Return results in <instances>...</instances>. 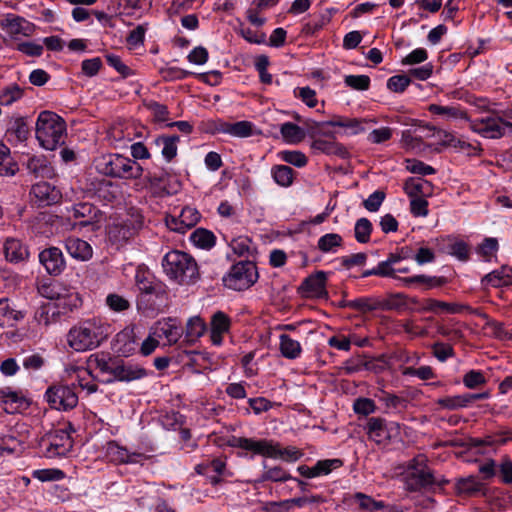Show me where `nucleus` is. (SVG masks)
Masks as SVG:
<instances>
[{"mask_svg":"<svg viewBox=\"0 0 512 512\" xmlns=\"http://www.w3.org/2000/svg\"><path fill=\"white\" fill-rule=\"evenodd\" d=\"M109 329L110 326L100 320H85L69 330L68 345L77 352L93 350L107 339Z\"/></svg>","mask_w":512,"mask_h":512,"instance_id":"f257e3e1","label":"nucleus"},{"mask_svg":"<svg viewBox=\"0 0 512 512\" xmlns=\"http://www.w3.org/2000/svg\"><path fill=\"white\" fill-rule=\"evenodd\" d=\"M66 123L56 113L42 111L36 121V138L46 150H55L66 139Z\"/></svg>","mask_w":512,"mask_h":512,"instance_id":"f03ea898","label":"nucleus"},{"mask_svg":"<svg viewBox=\"0 0 512 512\" xmlns=\"http://www.w3.org/2000/svg\"><path fill=\"white\" fill-rule=\"evenodd\" d=\"M162 266L166 275L179 284L194 283L199 277L196 261L185 252H168L163 258Z\"/></svg>","mask_w":512,"mask_h":512,"instance_id":"7ed1b4c3","label":"nucleus"},{"mask_svg":"<svg viewBox=\"0 0 512 512\" xmlns=\"http://www.w3.org/2000/svg\"><path fill=\"white\" fill-rule=\"evenodd\" d=\"M97 168L106 176L126 180L138 179L144 171L142 166L135 160L120 154L102 156L98 161Z\"/></svg>","mask_w":512,"mask_h":512,"instance_id":"20e7f679","label":"nucleus"},{"mask_svg":"<svg viewBox=\"0 0 512 512\" xmlns=\"http://www.w3.org/2000/svg\"><path fill=\"white\" fill-rule=\"evenodd\" d=\"M446 480L438 481L433 471L428 467L424 457H416L408 462L405 472V488L410 492L428 490L435 484L442 485Z\"/></svg>","mask_w":512,"mask_h":512,"instance_id":"39448f33","label":"nucleus"},{"mask_svg":"<svg viewBox=\"0 0 512 512\" xmlns=\"http://www.w3.org/2000/svg\"><path fill=\"white\" fill-rule=\"evenodd\" d=\"M258 279L257 267L252 261H240L234 264L223 277L224 285L236 291L251 287Z\"/></svg>","mask_w":512,"mask_h":512,"instance_id":"423d86ee","label":"nucleus"},{"mask_svg":"<svg viewBox=\"0 0 512 512\" xmlns=\"http://www.w3.org/2000/svg\"><path fill=\"white\" fill-rule=\"evenodd\" d=\"M47 458L66 456L73 447V440L66 429H56L47 433L39 442Z\"/></svg>","mask_w":512,"mask_h":512,"instance_id":"0eeeda50","label":"nucleus"},{"mask_svg":"<svg viewBox=\"0 0 512 512\" xmlns=\"http://www.w3.org/2000/svg\"><path fill=\"white\" fill-rule=\"evenodd\" d=\"M142 227V216L131 215L121 222L112 224L108 228V239L119 248L131 240Z\"/></svg>","mask_w":512,"mask_h":512,"instance_id":"6e6552de","label":"nucleus"},{"mask_svg":"<svg viewBox=\"0 0 512 512\" xmlns=\"http://www.w3.org/2000/svg\"><path fill=\"white\" fill-rule=\"evenodd\" d=\"M365 429L369 440L378 445H386L400 434V425L397 422H387L380 417L369 418Z\"/></svg>","mask_w":512,"mask_h":512,"instance_id":"1a4fd4ad","label":"nucleus"},{"mask_svg":"<svg viewBox=\"0 0 512 512\" xmlns=\"http://www.w3.org/2000/svg\"><path fill=\"white\" fill-rule=\"evenodd\" d=\"M45 398L52 409L71 410L78 404V396L73 387L68 385H52L46 393Z\"/></svg>","mask_w":512,"mask_h":512,"instance_id":"9d476101","label":"nucleus"},{"mask_svg":"<svg viewBox=\"0 0 512 512\" xmlns=\"http://www.w3.org/2000/svg\"><path fill=\"white\" fill-rule=\"evenodd\" d=\"M505 127L512 128V123L501 117L486 116L470 121L472 131L492 139L501 138L505 134Z\"/></svg>","mask_w":512,"mask_h":512,"instance_id":"9b49d317","label":"nucleus"},{"mask_svg":"<svg viewBox=\"0 0 512 512\" xmlns=\"http://www.w3.org/2000/svg\"><path fill=\"white\" fill-rule=\"evenodd\" d=\"M136 285L141 292L138 301L140 306L144 301H148V297L155 296L158 299L163 298L165 294L164 286L161 282L156 281L154 276L146 269L138 268L135 275Z\"/></svg>","mask_w":512,"mask_h":512,"instance_id":"f8f14e48","label":"nucleus"},{"mask_svg":"<svg viewBox=\"0 0 512 512\" xmlns=\"http://www.w3.org/2000/svg\"><path fill=\"white\" fill-rule=\"evenodd\" d=\"M201 215L196 208L184 207L179 216L166 217L167 227L178 233H185L188 229L194 227L200 220Z\"/></svg>","mask_w":512,"mask_h":512,"instance_id":"ddd939ff","label":"nucleus"},{"mask_svg":"<svg viewBox=\"0 0 512 512\" xmlns=\"http://www.w3.org/2000/svg\"><path fill=\"white\" fill-rule=\"evenodd\" d=\"M72 213L75 219H79L78 224L81 227H91V230L97 228V224L102 217L100 209L88 202H80L73 205Z\"/></svg>","mask_w":512,"mask_h":512,"instance_id":"4468645a","label":"nucleus"},{"mask_svg":"<svg viewBox=\"0 0 512 512\" xmlns=\"http://www.w3.org/2000/svg\"><path fill=\"white\" fill-rule=\"evenodd\" d=\"M39 261L46 271L53 276L60 275L66 266L63 253L57 247H49L41 251Z\"/></svg>","mask_w":512,"mask_h":512,"instance_id":"2eb2a0df","label":"nucleus"},{"mask_svg":"<svg viewBox=\"0 0 512 512\" xmlns=\"http://www.w3.org/2000/svg\"><path fill=\"white\" fill-rule=\"evenodd\" d=\"M326 280L327 274L323 271H317L304 279L299 290L306 297L322 298L327 295Z\"/></svg>","mask_w":512,"mask_h":512,"instance_id":"dca6fc26","label":"nucleus"},{"mask_svg":"<svg viewBox=\"0 0 512 512\" xmlns=\"http://www.w3.org/2000/svg\"><path fill=\"white\" fill-rule=\"evenodd\" d=\"M30 193L36 199L39 206H49L61 199L60 191L48 182L34 184Z\"/></svg>","mask_w":512,"mask_h":512,"instance_id":"f3484780","label":"nucleus"},{"mask_svg":"<svg viewBox=\"0 0 512 512\" xmlns=\"http://www.w3.org/2000/svg\"><path fill=\"white\" fill-rule=\"evenodd\" d=\"M69 255L79 261H87L93 255L92 247L88 242L77 237H69L65 241Z\"/></svg>","mask_w":512,"mask_h":512,"instance_id":"a211bd4d","label":"nucleus"},{"mask_svg":"<svg viewBox=\"0 0 512 512\" xmlns=\"http://www.w3.org/2000/svg\"><path fill=\"white\" fill-rule=\"evenodd\" d=\"M214 132H222L235 137L245 138L253 133V124L243 120L235 123L219 122L216 124Z\"/></svg>","mask_w":512,"mask_h":512,"instance_id":"6ab92c4d","label":"nucleus"},{"mask_svg":"<svg viewBox=\"0 0 512 512\" xmlns=\"http://www.w3.org/2000/svg\"><path fill=\"white\" fill-rule=\"evenodd\" d=\"M25 165L28 172L36 178H52L54 175L53 167L44 156H31Z\"/></svg>","mask_w":512,"mask_h":512,"instance_id":"aec40b11","label":"nucleus"},{"mask_svg":"<svg viewBox=\"0 0 512 512\" xmlns=\"http://www.w3.org/2000/svg\"><path fill=\"white\" fill-rule=\"evenodd\" d=\"M183 334L184 331L182 327L177 324V321L174 318H168L164 321L158 322V337H165L170 345L176 344Z\"/></svg>","mask_w":512,"mask_h":512,"instance_id":"412c9836","label":"nucleus"},{"mask_svg":"<svg viewBox=\"0 0 512 512\" xmlns=\"http://www.w3.org/2000/svg\"><path fill=\"white\" fill-rule=\"evenodd\" d=\"M146 375L144 368L133 364H124L123 362H117L116 367L113 369V377L118 381L130 382L138 380Z\"/></svg>","mask_w":512,"mask_h":512,"instance_id":"4be33fe9","label":"nucleus"},{"mask_svg":"<svg viewBox=\"0 0 512 512\" xmlns=\"http://www.w3.org/2000/svg\"><path fill=\"white\" fill-rule=\"evenodd\" d=\"M0 400L6 413L13 414L26 402V399L10 387L0 389Z\"/></svg>","mask_w":512,"mask_h":512,"instance_id":"5701e85b","label":"nucleus"},{"mask_svg":"<svg viewBox=\"0 0 512 512\" xmlns=\"http://www.w3.org/2000/svg\"><path fill=\"white\" fill-rule=\"evenodd\" d=\"M4 252L6 259L14 263L25 261L29 257L28 248L16 239L6 240Z\"/></svg>","mask_w":512,"mask_h":512,"instance_id":"b1692460","label":"nucleus"},{"mask_svg":"<svg viewBox=\"0 0 512 512\" xmlns=\"http://www.w3.org/2000/svg\"><path fill=\"white\" fill-rule=\"evenodd\" d=\"M455 489L459 495L475 496L484 489V484L477 477L470 475L457 479Z\"/></svg>","mask_w":512,"mask_h":512,"instance_id":"393cba45","label":"nucleus"},{"mask_svg":"<svg viewBox=\"0 0 512 512\" xmlns=\"http://www.w3.org/2000/svg\"><path fill=\"white\" fill-rule=\"evenodd\" d=\"M180 138L178 135L159 136L154 140L155 145L160 148L161 155L167 162H170L177 155V144Z\"/></svg>","mask_w":512,"mask_h":512,"instance_id":"a878e982","label":"nucleus"},{"mask_svg":"<svg viewBox=\"0 0 512 512\" xmlns=\"http://www.w3.org/2000/svg\"><path fill=\"white\" fill-rule=\"evenodd\" d=\"M482 283H487L496 288L511 285L512 276L510 267L504 265L500 269L486 274L482 279Z\"/></svg>","mask_w":512,"mask_h":512,"instance_id":"bb28decb","label":"nucleus"},{"mask_svg":"<svg viewBox=\"0 0 512 512\" xmlns=\"http://www.w3.org/2000/svg\"><path fill=\"white\" fill-rule=\"evenodd\" d=\"M311 148L316 152L325 153L327 155H337L341 158H345L348 154L344 146L334 141H328L323 139H315Z\"/></svg>","mask_w":512,"mask_h":512,"instance_id":"cd10ccee","label":"nucleus"},{"mask_svg":"<svg viewBox=\"0 0 512 512\" xmlns=\"http://www.w3.org/2000/svg\"><path fill=\"white\" fill-rule=\"evenodd\" d=\"M206 329V323L199 316L189 318L185 329V340L188 343L196 342L201 336L204 335Z\"/></svg>","mask_w":512,"mask_h":512,"instance_id":"c85d7f7f","label":"nucleus"},{"mask_svg":"<svg viewBox=\"0 0 512 512\" xmlns=\"http://www.w3.org/2000/svg\"><path fill=\"white\" fill-rule=\"evenodd\" d=\"M431 188V183L422 178H410L404 186L405 192L412 198L429 195Z\"/></svg>","mask_w":512,"mask_h":512,"instance_id":"c756f323","label":"nucleus"},{"mask_svg":"<svg viewBox=\"0 0 512 512\" xmlns=\"http://www.w3.org/2000/svg\"><path fill=\"white\" fill-rule=\"evenodd\" d=\"M280 133L283 139L291 144H297L306 137L305 127L301 128L292 122H285L280 126Z\"/></svg>","mask_w":512,"mask_h":512,"instance_id":"7c9ffc66","label":"nucleus"},{"mask_svg":"<svg viewBox=\"0 0 512 512\" xmlns=\"http://www.w3.org/2000/svg\"><path fill=\"white\" fill-rule=\"evenodd\" d=\"M303 124L306 130V134H308L311 138L316 136L335 138V133L327 129V127H331L330 120L317 122L312 119H307L303 122Z\"/></svg>","mask_w":512,"mask_h":512,"instance_id":"2f4dec72","label":"nucleus"},{"mask_svg":"<svg viewBox=\"0 0 512 512\" xmlns=\"http://www.w3.org/2000/svg\"><path fill=\"white\" fill-rule=\"evenodd\" d=\"M245 450L252 451L255 454H259L266 457H277L276 446H274L271 441L265 439L254 440L248 438V443L246 445Z\"/></svg>","mask_w":512,"mask_h":512,"instance_id":"473e14b6","label":"nucleus"},{"mask_svg":"<svg viewBox=\"0 0 512 512\" xmlns=\"http://www.w3.org/2000/svg\"><path fill=\"white\" fill-rule=\"evenodd\" d=\"M7 32L10 36L16 37L17 35L30 36L33 32L34 26L22 17H15L7 20Z\"/></svg>","mask_w":512,"mask_h":512,"instance_id":"72a5a7b5","label":"nucleus"},{"mask_svg":"<svg viewBox=\"0 0 512 512\" xmlns=\"http://www.w3.org/2000/svg\"><path fill=\"white\" fill-rule=\"evenodd\" d=\"M21 311L13 309L7 298L0 299V326L12 325L13 322L23 319Z\"/></svg>","mask_w":512,"mask_h":512,"instance_id":"f704fd0d","label":"nucleus"},{"mask_svg":"<svg viewBox=\"0 0 512 512\" xmlns=\"http://www.w3.org/2000/svg\"><path fill=\"white\" fill-rule=\"evenodd\" d=\"M190 240L201 249H210L215 245L216 237L213 232L204 228H198L191 234Z\"/></svg>","mask_w":512,"mask_h":512,"instance_id":"c9c22d12","label":"nucleus"},{"mask_svg":"<svg viewBox=\"0 0 512 512\" xmlns=\"http://www.w3.org/2000/svg\"><path fill=\"white\" fill-rule=\"evenodd\" d=\"M362 120H359L357 118H348V117H342V116H334L330 120V126L331 127H341L348 131H350L351 134H357L359 132L364 131Z\"/></svg>","mask_w":512,"mask_h":512,"instance_id":"e433bc0d","label":"nucleus"},{"mask_svg":"<svg viewBox=\"0 0 512 512\" xmlns=\"http://www.w3.org/2000/svg\"><path fill=\"white\" fill-rule=\"evenodd\" d=\"M346 305L360 313H368L378 310L381 306V301L374 297H361L350 300Z\"/></svg>","mask_w":512,"mask_h":512,"instance_id":"4c0bfd02","label":"nucleus"},{"mask_svg":"<svg viewBox=\"0 0 512 512\" xmlns=\"http://www.w3.org/2000/svg\"><path fill=\"white\" fill-rule=\"evenodd\" d=\"M271 173L274 181L282 187H289L293 183L294 170L289 166L275 165Z\"/></svg>","mask_w":512,"mask_h":512,"instance_id":"58836bf2","label":"nucleus"},{"mask_svg":"<svg viewBox=\"0 0 512 512\" xmlns=\"http://www.w3.org/2000/svg\"><path fill=\"white\" fill-rule=\"evenodd\" d=\"M301 345L286 334L280 335V351L288 359H295L301 353Z\"/></svg>","mask_w":512,"mask_h":512,"instance_id":"ea45409f","label":"nucleus"},{"mask_svg":"<svg viewBox=\"0 0 512 512\" xmlns=\"http://www.w3.org/2000/svg\"><path fill=\"white\" fill-rule=\"evenodd\" d=\"M343 238L337 233H328L321 236L318 240V249L323 253L335 252L336 248L341 247Z\"/></svg>","mask_w":512,"mask_h":512,"instance_id":"a19ab883","label":"nucleus"},{"mask_svg":"<svg viewBox=\"0 0 512 512\" xmlns=\"http://www.w3.org/2000/svg\"><path fill=\"white\" fill-rule=\"evenodd\" d=\"M23 96V89L16 83H12L4 87L0 91V104L9 106L15 101L21 99Z\"/></svg>","mask_w":512,"mask_h":512,"instance_id":"79ce46f5","label":"nucleus"},{"mask_svg":"<svg viewBox=\"0 0 512 512\" xmlns=\"http://www.w3.org/2000/svg\"><path fill=\"white\" fill-rule=\"evenodd\" d=\"M29 134V128L22 118L16 119L11 127L7 130L6 136L8 140L11 141L12 138H15L19 142H23L27 139Z\"/></svg>","mask_w":512,"mask_h":512,"instance_id":"37998d69","label":"nucleus"},{"mask_svg":"<svg viewBox=\"0 0 512 512\" xmlns=\"http://www.w3.org/2000/svg\"><path fill=\"white\" fill-rule=\"evenodd\" d=\"M372 232V223L367 218H360L356 221L354 227V236L359 243H367L370 240Z\"/></svg>","mask_w":512,"mask_h":512,"instance_id":"c03bdc74","label":"nucleus"},{"mask_svg":"<svg viewBox=\"0 0 512 512\" xmlns=\"http://www.w3.org/2000/svg\"><path fill=\"white\" fill-rule=\"evenodd\" d=\"M261 475V481L285 482L294 479L285 469L280 466L266 468Z\"/></svg>","mask_w":512,"mask_h":512,"instance_id":"a18cd8bd","label":"nucleus"},{"mask_svg":"<svg viewBox=\"0 0 512 512\" xmlns=\"http://www.w3.org/2000/svg\"><path fill=\"white\" fill-rule=\"evenodd\" d=\"M462 307H464V306L461 304H452V303H447V302H443V301H439V300H435V299H428L426 302L425 309L427 311H431V312H437L438 310H443L448 313L455 314V313H461Z\"/></svg>","mask_w":512,"mask_h":512,"instance_id":"49530a36","label":"nucleus"},{"mask_svg":"<svg viewBox=\"0 0 512 512\" xmlns=\"http://www.w3.org/2000/svg\"><path fill=\"white\" fill-rule=\"evenodd\" d=\"M429 111L433 114L445 115L447 117L454 118V119L460 118V119L469 120L464 111H462L459 108L454 107V106H440L437 104H431L429 106Z\"/></svg>","mask_w":512,"mask_h":512,"instance_id":"de8ad7c7","label":"nucleus"},{"mask_svg":"<svg viewBox=\"0 0 512 512\" xmlns=\"http://www.w3.org/2000/svg\"><path fill=\"white\" fill-rule=\"evenodd\" d=\"M437 405L442 409L447 410H458L460 408L467 407L466 400L463 395H455V396H445L437 399Z\"/></svg>","mask_w":512,"mask_h":512,"instance_id":"09e8293b","label":"nucleus"},{"mask_svg":"<svg viewBox=\"0 0 512 512\" xmlns=\"http://www.w3.org/2000/svg\"><path fill=\"white\" fill-rule=\"evenodd\" d=\"M38 293L49 300H56L62 296L61 287L56 282H43L38 286Z\"/></svg>","mask_w":512,"mask_h":512,"instance_id":"8fccbe9b","label":"nucleus"},{"mask_svg":"<svg viewBox=\"0 0 512 512\" xmlns=\"http://www.w3.org/2000/svg\"><path fill=\"white\" fill-rule=\"evenodd\" d=\"M344 83L354 90L365 91L369 89L370 78L367 75H347Z\"/></svg>","mask_w":512,"mask_h":512,"instance_id":"3c124183","label":"nucleus"},{"mask_svg":"<svg viewBox=\"0 0 512 512\" xmlns=\"http://www.w3.org/2000/svg\"><path fill=\"white\" fill-rule=\"evenodd\" d=\"M411 83L408 75H395L388 79L387 88L395 93H402Z\"/></svg>","mask_w":512,"mask_h":512,"instance_id":"603ef678","label":"nucleus"},{"mask_svg":"<svg viewBox=\"0 0 512 512\" xmlns=\"http://www.w3.org/2000/svg\"><path fill=\"white\" fill-rule=\"evenodd\" d=\"M497 474L504 484H512V461L509 457L504 456L501 458L500 463L497 465Z\"/></svg>","mask_w":512,"mask_h":512,"instance_id":"864d4df0","label":"nucleus"},{"mask_svg":"<svg viewBox=\"0 0 512 512\" xmlns=\"http://www.w3.org/2000/svg\"><path fill=\"white\" fill-rule=\"evenodd\" d=\"M280 157L284 162L298 168L304 167L307 164V157L300 151H282Z\"/></svg>","mask_w":512,"mask_h":512,"instance_id":"5fc2aeb1","label":"nucleus"},{"mask_svg":"<svg viewBox=\"0 0 512 512\" xmlns=\"http://www.w3.org/2000/svg\"><path fill=\"white\" fill-rule=\"evenodd\" d=\"M381 401L387 408H391L397 411L406 409L408 405V401L405 398L390 393H385L381 397Z\"/></svg>","mask_w":512,"mask_h":512,"instance_id":"6e6d98bb","label":"nucleus"},{"mask_svg":"<svg viewBox=\"0 0 512 512\" xmlns=\"http://www.w3.org/2000/svg\"><path fill=\"white\" fill-rule=\"evenodd\" d=\"M449 253L460 261H467L470 257V247L464 241H456L449 245Z\"/></svg>","mask_w":512,"mask_h":512,"instance_id":"4d7b16f0","label":"nucleus"},{"mask_svg":"<svg viewBox=\"0 0 512 512\" xmlns=\"http://www.w3.org/2000/svg\"><path fill=\"white\" fill-rule=\"evenodd\" d=\"M464 385L469 389L477 388L486 383L484 374L481 371L471 370L463 377Z\"/></svg>","mask_w":512,"mask_h":512,"instance_id":"13d9d810","label":"nucleus"},{"mask_svg":"<svg viewBox=\"0 0 512 512\" xmlns=\"http://www.w3.org/2000/svg\"><path fill=\"white\" fill-rule=\"evenodd\" d=\"M230 328V319L229 317L221 312H216L211 319V330L225 333Z\"/></svg>","mask_w":512,"mask_h":512,"instance_id":"bf43d9fd","label":"nucleus"},{"mask_svg":"<svg viewBox=\"0 0 512 512\" xmlns=\"http://www.w3.org/2000/svg\"><path fill=\"white\" fill-rule=\"evenodd\" d=\"M385 192L377 190L373 192L367 199L363 201V206L370 212H376L379 210L385 199Z\"/></svg>","mask_w":512,"mask_h":512,"instance_id":"052dcab7","label":"nucleus"},{"mask_svg":"<svg viewBox=\"0 0 512 512\" xmlns=\"http://www.w3.org/2000/svg\"><path fill=\"white\" fill-rule=\"evenodd\" d=\"M90 378L91 372L88 369L80 370V373H78V376L76 377V382L80 388L87 390L89 394H92L97 391L98 386L91 381Z\"/></svg>","mask_w":512,"mask_h":512,"instance_id":"680f3d73","label":"nucleus"},{"mask_svg":"<svg viewBox=\"0 0 512 512\" xmlns=\"http://www.w3.org/2000/svg\"><path fill=\"white\" fill-rule=\"evenodd\" d=\"M33 476L44 482L61 480L65 477V474L59 469H41L34 471Z\"/></svg>","mask_w":512,"mask_h":512,"instance_id":"e2e57ef3","label":"nucleus"},{"mask_svg":"<svg viewBox=\"0 0 512 512\" xmlns=\"http://www.w3.org/2000/svg\"><path fill=\"white\" fill-rule=\"evenodd\" d=\"M106 304L115 312H121L130 307L129 301L118 294H109L106 297Z\"/></svg>","mask_w":512,"mask_h":512,"instance_id":"0e129e2a","label":"nucleus"},{"mask_svg":"<svg viewBox=\"0 0 512 512\" xmlns=\"http://www.w3.org/2000/svg\"><path fill=\"white\" fill-rule=\"evenodd\" d=\"M107 452L115 462L125 463L128 460L129 452L115 442L108 443Z\"/></svg>","mask_w":512,"mask_h":512,"instance_id":"69168bd1","label":"nucleus"},{"mask_svg":"<svg viewBox=\"0 0 512 512\" xmlns=\"http://www.w3.org/2000/svg\"><path fill=\"white\" fill-rule=\"evenodd\" d=\"M499 248L498 240L493 237H486L478 246L477 252L485 258H489Z\"/></svg>","mask_w":512,"mask_h":512,"instance_id":"338daca9","label":"nucleus"},{"mask_svg":"<svg viewBox=\"0 0 512 512\" xmlns=\"http://www.w3.org/2000/svg\"><path fill=\"white\" fill-rule=\"evenodd\" d=\"M410 211L415 217H425L428 215V201L422 197L412 198L410 201Z\"/></svg>","mask_w":512,"mask_h":512,"instance_id":"774afa93","label":"nucleus"}]
</instances>
